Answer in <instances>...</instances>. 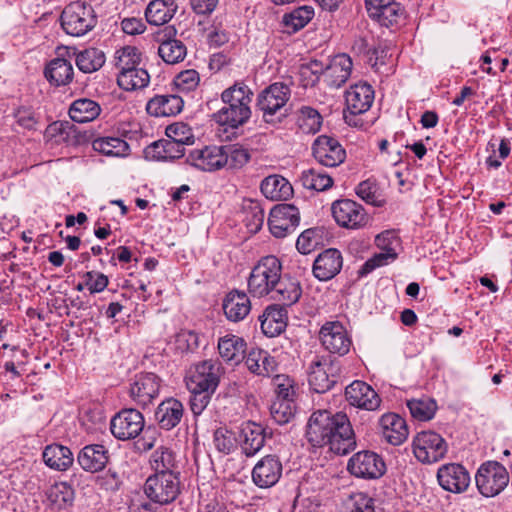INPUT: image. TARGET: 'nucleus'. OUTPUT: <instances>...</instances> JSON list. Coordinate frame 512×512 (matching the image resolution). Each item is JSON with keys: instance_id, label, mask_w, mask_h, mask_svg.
<instances>
[{"instance_id": "1", "label": "nucleus", "mask_w": 512, "mask_h": 512, "mask_svg": "<svg viewBox=\"0 0 512 512\" xmlns=\"http://www.w3.org/2000/svg\"><path fill=\"white\" fill-rule=\"evenodd\" d=\"M306 437L312 446H327L338 455H346L356 448L355 432L343 412L314 411L307 423Z\"/></svg>"}, {"instance_id": "2", "label": "nucleus", "mask_w": 512, "mask_h": 512, "mask_svg": "<svg viewBox=\"0 0 512 512\" xmlns=\"http://www.w3.org/2000/svg\"><path fill=\"white\" fill-rule=\"evenodd\" d=\"M252 96L253 92L248 85L236 82L221 93L224 106L213 114V120L232 129L244 125L251 117Z\"/></svg>"}, {"instance_id": "3", "label": "nucleus", "mask_w": 512, "mask_h": 512, "mask_svg": "<svg viewBox=\"0 0 512 512\" xmlns=\"http://www.w3.org/2000/svg\"><path fill=\"white\" fill-rule=\"evenodd\" d=\"M281 275L282 265L277 257L273 255L262 257L248 278L249 293L259 298L269 295Z\"/></svg>"}, {"instance_id": "4", "label": "nucleus", "mask_w": 512, "mask_h": 512, "mask_svg": "<svg viewBox=\"0 0 512 512\" xmlns=\"http://www.w3.org/2000/svg\"><path fill=\"white\" fill-rule=\"evenodd\" d=\"M61 26L66 34L80 37L91 31L97 24V16L90 4L75 1L68 4L60 16Z\"/></svg>"}, {"instance_id": "5", "label": "nucleus", "mask_w": 512, "mask_h": 512, "mask_svg": "<svg viewBox=\"0 0 512 512\" xmlns=\"http://www.w3.org/2000/svg\"><path fill=\"white\" fill-rule=\"evenodd\" d=\"M290 88L284 83H273L265 88L257 97V108L262 112L267 123H274L286 117L285 108L290 98Z\"/></svg>"}, {"instance_id": "6", "label": "nucleus", "mask_w": 512, "mask_h": 512, "mask_svg": "<svg viewBox=\"0 0 512 512\" xmlns=\"http://www.w3.org/2000/svg\"><path fill=\"white\" fill-rule=\"evenodd\" d=\"M341 367L337 359L316 357L309 366L308 382L316 393L329 391L338 381Z\"/></svg>"}, {"instance_id": "7", "label": "nucleus", "mask_w": 512, "mask_h": 512, "mask_svg": "<svg viewBox=\"0 0 512 512\" xmlns=\"http://www.w3.org/2000/svg\"><path fill=\"white\" fill-rule=\"evenodd\" d=\"M475 482L483 496L494 497L508 485L509 473L499 462L487 461L479 467L475 475Z\"/></svg>"}, {"instance_id": "8", "label": "nucleus", "mask_w": 512, "mask_h": 512, "mask_svg": "<svg viewBox=\"0 0 512 512\" xmlns=\"http://www.w3.org/2000/svg\"><path fill=\"white\" fill-rule=\"evenodd\" d=\"M144 492L155 503L169 504L180 492L179 478L176 473H155L147 478Z\"/></svg>"}, {"instance_id": "9", "label": "nucleus", "mask_w": 512, "mask_h": 512, "mask_svg": "<svg viewBox=\"0 0 512 512\" xmlns=\"http://www.w3.org/2000/svg\"><path fill=\"white\" fill-rule=\"evenodd\" d=\"M224 374L222 364L217 360H204L194 366L187 376L188 389L215 392Z\"/></svg>"}, {"instance_id": "10", "label": "nucleus", "mask_w": 512, "mask_h": 512, "mask_svg": "<svg viewBox=\"0 0 512 512\" xmlns=\"http://www.w3.org/2000/svg\"><path fill=\"white\" fill-rule=\"evenodd\" d=\"M331 211L336 223L346 229H362L370 222V216L363 206L351 199L334 201Z\"/></svg>"}, {"instance_id": "11", "label": "nucleus", "mask_w": 512, "mask_h": 512, "mask_svg": "<svg viewBox=\"0 0 512 512\" xmlns=\"http://www.w3.org/2000/svg\"><path fill=\"white\" fill-rule=\"evenodd\" d=\"M448 445L444 438L434 431H422L413 441L415 457L422 463H434L443 459Z\"/></svg>"}, {"instance_id": "12", "label": "nucleus", "mask_w": 512, "mask_h": 512, "mask_svg": "<svg viewBox=\"0 0 512 512\" xmlns=\"http://www.w3.org/2000/svg\"><path fill=\"white\" fill-rule=\"evenodd\" d=\"M347 470L358 478L378 479L385 473L386 465L377 453L364 450L349 459Z\"/></svg>"}, {"instance_id": "13", "label": "nucleus", "mask_w": 512, "mask_h": 512, "mask_svg": "<svg viewBox=\"0 0 512 512\" xmlns=\"http://www.w3.org/2000/svg\"><path fill=\"white\" fill-rule=\"evenodd\" d=\"M144 417L133 408L122 409L110 422L111 433L119 440L136 438L144 428Z\"/></svg>"}, {"instance_id": "14", "label": "nucleus", "mask_w": 512, "mask_h": 512, "mask_svg": "<svg viewBox=\"0 0 512 512\" xmlns=\"http://www.w3.org/2000/svg\"><path fill=\"white\" fill-rule=\"evenodd\" d=\"M322 346L331 353L345 355L349 352L352 341L340 321H327L319 331Z\"/></svg>"}, {"instance_id": "15", "label": "nucleus", "mask_w": 512, "mask_h": 512, "mask_svg": "<svg viewBox=\"0 0 512 512\" xmlns=\"http://www.w3.org/2000/svg\"><path fill=\"white\" fill-rule=\"evenodd\" d=\"M300 222L298 208L291 204H280L271 209L268 225L271 233L282 238L295 231Z\"/></svg>"}, {"instance_id": "16", "label": "nucleus", "mask_w": 512, "mask_h": 512, "mask_svg": "<svg viewBox=\"0 0 512 512\" xmlns=\"http://www.w3.org/2000/svg\"><path fill=\"white\" fill-rule=\"evenodd\" d=\"M345 399L351 406L367 411H375L381 404L377 392L361 380H355L345 388Z\"/></svg>"}, {"instance_id": "17", "label": "nucleus", "mask_w": 512, "mask_h": 512, "mask_svg": "<svg viewBox=\"0 0 512 512\" xmlns=\"http://www.w3.org/2000/svg\"><path fill=\"white\" fill-rule=\"evenodd\" d=\"M312 150L315 159L327 167H336L346 158V152L341 144L335 138L326 135L316 138Z\"/></svg>"}, {"instance_id": "18", "label": "nucleus", "mask_w": 512, "mask_h": 512, "mask_svg": "<svg viewBox=\"0 0 512 512\" xmlns=\"http://www.w3.org/2000/svg\"><path fill=\"white\" fill-rule=\"evenodd\" d=\"M187 163L203 171H215L227 165L224 146H205L189 153Z\"/></svg>"}, {"instance_id": "19", "label": "nucleus", "mask_w": 512, "mask_h": 512, "mask_svg": "<svg viewBox=\"0 0 512 512\" xmlns=\"http://www.w3.org/2000/svg\"><path fill=\"white\" fill-rule=\"evenodd\" d=\"M282 470L280 459L276 455H267L254 466L252 480L259 488H270L279 481Z\"/></svg>"}, {"instance_id": "20", "label": "nucleus", "mask_w": 512, "mask_h": 512, "mask_svg": "<svg viewBox=\"0 0 512 512\" xmlns=\"http://www.w3.org/2000/svg\"><path fill=\"white\" fill-rule=\"evenodd\" d=\"M437 479L444 490L452 493L464 492L470 484L468 471L456 463L441 466L437 472Z\"/></svg>"}, {"instance_id": "21", "label": "nucleus", "mask_w": 512, "mask_h": 512, "mask_svg": "<svg viewBox=\"0 0 512 512\" xmlns=\"http://www.w3.org/2000/svg\"><path fill=\"white\" fill-rule=\"evenodd\" d=\"M160 378L154 373H140L130 387V396L141 406L150 404L159 394Z\"/></svg>"}, {"instance_id": "22", "label": "nucleus", "mask_w": 512, "mask_h": 512, "mask_svg": "<svg viewBox=\"0 0 512 512\" xmlns=\"http://www.w3.org/2000/svg\"><path fill=\"white\" fill-rule=\"evenodd\" d=\"M343 259L337 249H327L320 253L313 264V274L320 281L334 278L341 270Z\"/></svg>"}, {"instance_id": "23", "label": "nucleus", "mask_w": 512, "mask_h": 512, "mask_svg": "<svg viewBox=\"0 0 512 512\" xmlns=\"http://www.w3.org/2000/svg\"><path fill=\"white\" fill-rule=\"evenodd\" d=\"M346 108L350 115L366 112L374 100V91L367 83L352 85L345 94Z\"/></svg>"}, {"instance_id": "24", "label": "nucleus", "mask_w": 512, "mask_h": 512, "mask_svg": "<svg viewBox=\"0 0 512 512\" xmlns=\"http://www.w3.org/2000/svg\"><path fill=\"white\" fill-rule=\"evenodd\" d=\"M352 59L347 54L335 56L325 67L324 80L331 88H340L349 79L352 71Z\"/></svg>"}, {"instance_id": "25", "label": "nucleus", "mask_w": 512, "mask_h": 512, "mask_svg": "<svg viewBox=\"0 0 512 512\" xmlns=\"http://www.w3.org/2000/svg\"><path fill=\"white\" fill-rule=\"evenodd\" d=\"M222 308L229 321L239 322L249 314L251 302L245 292L233 290L223 299Z\"/></svg>"}, {"instance_id": "26", "label": "nucleus", "mask_w": 512, "mask_h": 512, "mask_svg": "<svg viewBox=\"0 0 512 512\" xmlns=\"http://www.w3.org/2000/svg\"><path fill=\"white\" fill-rule=\"evenodd\" d=\"M383 438L394 446L401 445L408 437L406 421L397 414L387 413L380 418Z\"/></svg>"}, {"instance_id": "27", "label": "nucleus", "mask_w": 512, "mask_h": 512, "mask_svg": "<svg viewBox=\"0 0 512 512\" xmlns=\"http://www.w3.org/2000/svg\"><path fill=\"white\" fill-rule=\"evenodd\" d=\"M266 439V429L255 422H247L241 429V449L247 457L259 452Z\"/></svg>"}, {"instance_id": "28", "label": "nucleus", "mask_w": 512, "mask_h": 512, "mask_svg": "<svg viewBox=\"0 0 512 512\" xmlns=\"http://www.w3.org/2000/svg\"><path fill=\"white\" fill-rule=\"evenodd\" d=\"M183 106L184 101L178 95H156L148 101L146 110L151 116L168 117L180 113Z\"/></svg>"}, {"instance_id": "29", "label": "nucleus", "mask_w": 512, "mask_h": 512, "mask_svg": "<svg viewBox=\"0 0 512 512\" xmlns=\"http://www.w3.org/2000/svg\"><path fill=\"white\" fill-rule=\"evenodd\" d=\"M108 459V451L99 444L83 447L77 456V461L82 469L92 473L101 471L106 466Z\"/></svg>"}, {"instance_id": "30", "label": "nucleus", "mask_w": 512, "mask_h": 512, "mask_svg": "<svg viewBox=\"0 0 512 512\" xmlns=\"http://www.w3.org/2000/svg\"><path fill=\"white\" fill-rule=\"evenodd\" d=\"M183 413L182 403L175 398H168L158 405L155 418L162 429L171 430L180 423Z\"/></svg>"}, {"instance_id": "31", "label": "nucleus", "mask_w": 512, "mask_h": 512, "mask_svg": "<svg viewBox=\"0 0 512 512\" xmlns=\"http://www.w3.org/2000/svg\"><path fill=\"white\" fill-rule=\"evenodd\" d=\"M185 146L169 138L153 142L145 149L146 158L153 160H175L183 157Z\"/></svg>"}, {"instance_id": "32", "label": "nucleus", "mask_w": 512, "mask_h": 512, "mask_svg": "<svg viewBox=\"0 0 512 512\" xmlns=\"http://www.w3.org/2000/svg\"><path fill=\"white\" fill-rule=\"evenodd\" d=\"M287 312L279 305H271L259 316L261 329L269 337H274L283 332L286 328Z\"/></svg>"}, {"instance_id": "33", "label": "nucleus", "mask_w": 512, "mask_h": 512, "mask_svg": "<svg viewBox=\"0 0 512 512\" xmlns=\"http://www.w3.org/2000/svg\"><path fill=\"white\" fill-rule=\"evenodd\" d=\"M44 75L50 84L57 87L65 86L72 82L74 70L68 60L55 58L47 64Z\"/></svg>"}, {"instance_id": "34", "label": "nucleus", "mask_w": 512, "mask_h": 512, "mask_svg": "<svg viewBox=\"0 0 512 512\" xmlns=\"http://www.w3.org/2000/svg\"><path fill=\"white\" fill-rule=\"evenodd\" d=\"M248 370L258 376L269 377L276 370V361L262 349H252L245 357Z\"/></svg>"}, {"instance_id": "35", "label": "nucleus", "mask_w": 512, "mask_h": 512, "mask_svg": "<svg viewBox=\"0 0 512 512\" xmlns=\"http://www.w3.org/2000/svg\"><path fill=\"white\" fill-rule=\"evenodd\" d=\"M245 347V341L235 335H226L218 341L220 356L231 365H237L244 359Z\"/></svg>"}, {"instance_id": "36", "label": "nucleus", "mask_w": 512, "mask_h": 512, "mask_svg": "<svg viewBox=\"0 0 512 512\" xmlns=\"http://www.w3.org/2000/svg\"><path fill=\"white\" fill-rule=\"evenodd\" d=\"M301 293L299 282L280 276L275 288L272 289L269 295L271 299L281 302L285 306H291L299 300Z\"/></svg>"}, {"instance_id": "37", "label": "nucleus", "mask_w": 512, "mask_h": 512, "mask_svg": "<svg viewBox=\"0 0 512 512\" xmlns=\"http://www.w3.org/2000/svg\"><path fill=\"white\" fill-rule=\"evenodd\" d=\"M177 8L174 0H153L146 8L145 17L152 25H164L172 19Z\"/></svg>"}, {"instance_id": "38", "label": "nucleus", "mask_w": 512, "mask_h": 512, "mask_svg": "<svg viewBox=\"0 0 512 512\" xmlns=\"http://www.w3.org/2000/svg\"><path fill=\"white\" fill-rule=\"evenodd\" d=\"M262 194L271 200H286L292 193V185L280 175L267 176L260 185Z\"/></svg>"}, {"instance_id": "39", "label": "nucleus", "mask_w": 512, "mask_h": 512, "mask_svg": "<svg viewBox=\"0 0 512 512\" xmlns=\"http://www.w3.org/2000/svg\"><path fill=\"white\" fill-rule=\"evenodd\" d=\"M42 456L47 466L59 471L68 469L74 461L71 450L60 444L46 446Z\"/></svg>"}, {"instance_id": "40", "label": "nucleus", "mask_w": 512, "mask_h": 512, "mask_svg": "<svg viewBox=\"0 0 512 512\" xmlns=\"http://www.w3.org/2000/svg\"><path fill=\"white\" fill-rule=\"evenodd\" d=\"M101 112L100 105L87 98L75 100L69 109V116L74 122L86 123L96 119Z\"/></svg>"}, {"instance_id": "41", "label": "nucleus", "mask_w": 512, "mask_h": 512, "mask_svg": "<svg viewBox=\"0 0 512 512\" xmlns=\"http://www.w3.org/2000/svg\"><path fill=\"white\" fill-rule=\"evenodd\" d=\"M150 82V75L146 69L136 68L130 71L119 72L117 83L120 88L126 91H133L145 88Z\"/></svg>"}, {"instance_id": "42", "label": "nucleus", "mask_w": 512, "mask_h": 512, "mask_svg": "<svg viewBox=\"0 0 512 512\" xmlns=\"http://www.w3.org/2000/svg\"><path fill=\"white\" fill-rule=\"evenodd\" d=\"M150 464L155 473H175L176 455L170 448L161 446L151 454Z\"/></svg>"}, {"instance_id": "43", "label": "nucleus", "mask_w": 512, "mask_h": 512, "mask_svg": "<svg viewBox=\"0 0 512 512\" xmlns=\"http://www.w3.org/2000/svg\"><path fill=\"white\" fill-rule=\"evenodd\" d=\"M46 496L52 506L62 509L72 505L74 490L68 483L58 482L47 490Z\"/></svg>"}, {"instance_id": "44", "label": "nucleus", "mask_w": 512, "mask_h": 512, "mask_svg": "<svg viewBox=\"0 0 512 512\" xmlns=\"http://www.w3.org/2000/svg\"><path fill=\"white\" fill-rule=\"evenodd\" d=\"M105 63V54L97 48H88L77 54L76 65L84 73L99 70Z\"/></svg>"}, {"instance_id": "45", "label": "nucleus", "mask_w": 512, "mask_h": 512, "mask_svg": "<svg viewBox=\"0 0 512 512\" xmlns=\"http://www.w3.org/2000/svg\"><path fill=\"white\" fill-rule=\"evenodd\" d=\"M300 182L304 188L318 192L328 190L333 185L330 175L314 168L304 170L300 176Z\"/></svg>"}, {"instance_id": "46", "label": "nucleus", "mask_w": 512, "mask_h": 512, "mask_svg": "<svg viewBox=\"0 0 512 512\" xmlns=\"http://www.w3.org/2000/svg\"><path fill=\"white\" fill-rule=\"evenodd\" d=\"M186 54V46L177 39L163 40L158 47V55L167 64H176L182 61Z\"/></svg>"}, {"instance_id": "47", "label": "nucleus", "mask_w": 512, "mask_h": 512, "mask_svg": "<svg viewBox=\"0 0 512 512\" xmlns=\"http://www.w3.org/2000/svg\"><path fill=\"white\" fill-rule=\"evenodd\" d=\"M93 149L107 156H124L129 150L126 141L118 137H104L95 139Z\"/></svg>"}, {"instance_id": "48", "label": "nucleus", "mask_w": 512, "mask_h": 512, "mask_svg": "<svg viewBox=\"0 0 512 512\" xmlns=\"http://www.w3.org/2000/svg\"><path fill=\"white\" fill-rule=\"evenodd\" d=\"M115 66L119 72L136 69L141 64V52L135 46H125L115 53Z\"/></svg>"}, {"instance_id": "49", "label": "nucleus", "mask_w": 512, "mask_h": 512, "mask_svg": "<svg viewBox=\"0 0 512 512\" xmlns=\"http://www.w3.org/2000/svg\"><path fill=\"white\" fill-rule=\"evenodd\" d=\"M297 124L303 133L315 134L321 128L322 116L316 109L303 106L298 111Z\"/></svg>"}, {"instance_id": "50", "label": "nucleus", "mask_w": 512, "mask_h": 512, "mask_svg": "<svg viewBox=\"0 0 512 512\" xmlns=\"http://www.w3.org/2000/svg\"><path fill=\"white\" fill-rule=\"evenodd\" d=\"M407 407L412 417L420 421L432 419L437 410L435 400L429 397L408 400Z\"/></svg>"}, {"instance_id": "51", "label": "nucleus", "mask_w": 512, "mask_h": 512, "mask_svg": "<svg viewBox=\"0 0 512 512\" xmlns=\"http://www.w3.org/2000/svg\"><path fill=\"white\" fill-rule=\"evenodd\" d=\"M370 17L376 19L382 26L390 27L397 24L404 15V9L395 1L384 5L381 9L369 13Z\"/></svg>"}, {"instance_id": "52", "label": "nucleus", "mask_w": 512, "mask_h": 512, "mask_svg": "<svg viewBox=\"0 0 512 512\" xmlns=\"http://www.w3.org/2000/svg\"><path fill=\"white\" fill-rule=\"evenodd\" d=\"M313 15L314 11L311 7L302 6L291 13L285 14L283 16V24L290 28L289 33H294L302 29L312 19Z\"/></svg>"}, {"instance_id": "53", "label": "nucleus", "mask_w": 512, "mask_h": 512, "mask_svg": "<svg viewBox=\"0 0 512 512\" xmlns=\"http://www.w3.org/2000/svg\"><path fill=\"white\" fill-rule=\"evenodd\" d=\"M243 221L250 232H258L264 223V211L256 201L249 200L243 205Z\"/></svg>"}, {"instance_id": "54", "label": "nucleus", "mask_w": 512, "mask_h": 512, "mask_svg": "<svg viewBox=\"0 0 512 512\" xmlns=\"http://www.w3.org/2000/svg\"><path fill=\"white\" fill-rule=\"evenodd\" d=\"M167 138L176 141L182 145H192L195 141L192 129L183 122L170 124L166 128Z\"/></svg>"}, {"instance_id": "55", "label": "nucleus", "mask_w": 512, "mask_h": 512, "mask_svg": "<svg viewBox=\"0 0 512 512\" xmlns=\"http://www.w3.org/2000/svg\"><path fill=\"white\" fill-rule=\"evenodd\" d=\"M293 401L275 399L270 406V414L277 424H286L294 417Z\"/></svg>"}, {"instance_id": "56", "label": "nucleus", "mask_w": 512, "mask_h": 512, "mask_svg": "<svg viewBox=\"0 0 512 512\" xmlns=\"http://www.w3.org/2000/svg\"><path fill=\"white\" fill-rule=\"evenodd\" d=\"M213 442L215 448L225 455L230 454L236 447L235 435L226 427H220L215 430Z\"/></svg>"}, {"instance_id": "57", "label": "nucleus", "mask_w": 512, "mask_h": 512, "mask_svg": "<svg viewBox=\"0 0 512 512\" xmlns=\"http://www.w3.org/2000/svg\"><path fill=\"white\" fill-rule=\"evenodd\" d=\"M224 155L227 156V165L231 168H241L250 160L249 151L236 145L224 146Z\"/></svg>"}, {"instance_id": "58", "label": "nucleus", "mask_w": 512, "mask_h": 512, "mask_svg": "<svg viewBox=\"0 0 512 512\" xmlns=\"http://www.w3.org/2000/svg\"><path fill=\"white\" fill-rule=\"evenodd\" d=\"M377 191V184L375 181L370 179L360 182L355 189V192L359 198H361L367 204H371L373 206L381 205V201L378 199Z\"/></svg>"}, {"instance_id": "59", "label": "nucleus", "mask_w": 512, "mask_h": 512, "mask_svg": "<svg viewBox=\"0 0 512 512\" xmlns=\"http://www.w3.org/2000/svg\"><path fill=\"white\" fill-rule=\"evenodd\" d=\"M199 82V73L194 69L181 71L174 79L175 86L182 92L195 90Z\"/></svg>"}, {"instance_id": "60", "label": "nucleus", "mask_w": 512, "mask_h": 512, "mask_svg": "<svg viewBox=\"0 0 512 512\" xmlns=\"http://www.w3.org/2000/svg\"><path fill=\"white\" fill-rule=\"evenodd\" d=\"M191 393L190 396V409L195 416L200 415L208 406L211 401L212 395L215 392L202 391L199 389H188Z\"/></svg>"}, {"instance_id": "61", "label": "nucleus", "mask_w": 512, "mask_h": 512, "mask_svg": "<svg viewBox=\"0 0 512 512\" xmlns=\"http://www.w3.org/2000/svg\"><path fill=\"white\" fill-rule=\"evenodd\" d=\"M349 512H375L374 500L362 492L354 493L347 503Z\"/></svg>"}, {"instance_id": "62", "label": "nucleus", "mask_w": 512, "mask_h": 512, "mask_svg": "<svg viewBox=\"0 0 512 512\" xmlns=\"http://www.w3.org/2000/svg\"><path fill=\"white\" fill-rule=\"evenodd\" d=\"M397 258L395 251L388 250V252H381L375 254L372 258L368 259L360 270L361 275H367L372 272L375 268L386 265L389 261H393Z\"/></svg>"}, {"instance_id": "63", "label": "nucleus", "mask_w": 512, "mask_h": 512, "mask_svg": "<svg viewBox=\"0 0 512 512\" xmlns=\"http://www.w3.org/2000/svg\"><path fill=\"white\" fill-rule=\"evenodd\" d=\"M176 344L183 352H193L199 347V335L192 330H182L176 335Z\"/></svg>"}, {"instance_id": "64", "label": "nucleus", "mask_w": 512, "mask_h": 512, "mask_svg": "<svg viewBox=\"0 0 512 512\" xmlns=\"http://www.w3.org/2000/svg\"><path fill=\"white\" fill-rule=\"evenodd\" d=\"M84 278L85 285L92 294L102 292L109 283L108 277L100 272L88 271L84 274Z\"/></svg>"}]
</instances>
